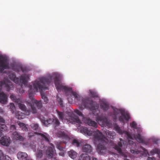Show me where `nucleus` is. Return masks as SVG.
Returning a JSON list of instances; mask_svg holds the SVG:
<instances>
[{"label": "nucleus", "mask_w": 160, "mask_h": 160, "mask_svg": "<svg viewBox=\"0 0 160 160\" xmlns=\"http://www.w3.org/2000/svg\"><path fill=\"white\" fill-rule=\"evenodd\" d=\"M60 143L57 144L56 147L58 149L61 151V152L59 153V154L62 156H63L64 155V153L62 151L63 149V148L60 146Z\"/></svg>", "instance_id": "obj_32"}, {"label": "nucleus", "mask_w": 160, "mask_h": 160, "mask_svg": "<svg viewBox=\"0 0 160 160\" xmlns=\"http://www.w3.org/2000/svg\"><path fill=\"white\" fill-rule=\"evenodd\" d=\"M68 88H71V90L69 91L67 90V91H64L65 92L67 95H68V93L71 94L74 97L76 100L78 101L82 99V98L79 96L76 92H73L72 91V88L69 87H68Z\"/></svg>", "instance_id": "obj_17"}, {"label": "nucleus", "mask_w": 160, "mask_h": 160, "mask_svg": "<svg viewBox=\"0 0 160 160\" xmlns=\"http://www.w3.org/2000/svg\"><path fill=\"white\" fill-rule=\"evenodd\" d=\"M32 149L34 151H35L36 149V147L35 145H33L32 147Z\"/></svg>", "instance_id": "obj_57"}, {"label": "nucleus", "mask_w": 160, "mask_h": 160, "mask_svg": "<svg viewBox=\"0 0 160 160\" xmlns=\"http://www.w3.org/2000/svg\"><path fill=\"white\" fill-rule=\"evenodd\" d=\"M72 144L77 147H79L80 145V143L77 139H73L72 142Z\"/></svg>", "instance_id": "obj_40"}, {"label": "nucleus", "mask_w": 160, "mask_h": 160, "mask_svg": "<svg viewBox=\"0 0 160 160\" xmlns=\"http://www.w3.org/2000/svg\"><path fill=\"white\" fill-rule=\"evenodd\" d=\"M96 119L97 121L101 126L107 127L109 128H111L112 127L111 121L105 116H98Z\"/></svg>", "instance_id": "obj_10"}, {"label": "nucleus", "mask_w": 160, "mask_h": 160, "mask_svg": "<svg viewBox=\"0 0 160 160\" xmlns=\"http://www.w3.org/2000/svg\"><path fill=\"white\" fill-rule=\"evenodd\" d=\"M82 150L84 152L91 153L92 151V148L89 144H86L82 147Z\"/></svg>", "instance_id": "obj_20"}, {"label": "nucleus", "mask_w": 160, "mask_h": 160, "mask_svg": "<svg viewBox=\"0 0 160 160\" xmlns=\"http://www.w3.org/2000/svg\"><path fill=\"white\" fill-rule=\"evenodd\" d=\"M36 155L37 158H42L43 156L42 151L41 150H38L37 151Z\"/></svg>", "instance_id": "obj_34"}, {"label": "nucleus", "mask_w": 160, "mask_h": 160, "mask_svg": "<svg viewBox=\"0 0 160 160\" xmlns=\"http://www.w3.org/2000/svg\"><path fill=\"white\" fill-rule=\"evenodd\" d=\"M9 107L12 113H13L16 110V108L14 104L12 103H10L9 104Z\"/></svg>", "instance_id": "obj_38"}, {"label": "nucleus", "mask_w": 160, "mask_h": 160, "mask_svg": "<svg viewBox=\"0 0 160 160\" xmlns=\"http://www.w3.org/2000/svg\"><path fill=\"white\" fill-rule=\"evenodd\" d=\"M89 160H98L97 158H95L94 157H92L89 158Z\"/></svg>", "instance_id": "obj_51"}, {"label": "nucleus", "mask_w": 160, "mask_h": 160, "mask_svg": "<svg viewBox=\"0 0 160 160\" xmlns=\"http://www.w3.org/2000/svg\"><path fill=\"white\" fill-rule=\"evenodd\" d=\"M120 110L117 108L113 109V115L114 116L113 117L114 120H116L117 118V116L119 114L120 112Z\"/></svg>", "instance_id": "obj_35"}, {"label": "nucleus", "mask_w": 160, "mask_h": 160, "mask_svg": "<svg viewBox=\"0 0 160 160\" xmlns=\"http://www.w3.org/2000/svg\"><path fill=\"white\" fill-rule=\"evenodd\" d=\"M12 137L13 139L20 141H23L24 139V138L16 131L12 134Z\"/></svg>", "instance_id": "obj_19"}, {"label": "nucleus", "mask_w": 160, "mask_h": 160, "mask_svg": "<svg viewBox=\"0 0 160 160\" xmlns=\"http://www.w3.org/2000/svg\"><path fill=\"white\" fill-rule=\"evenodd\" d=\"M120 134L125 133L126 135L128 140V145L130 148V152L134 154H138L140 157H147L148 154V151L144 148H138L137 150L136 144L132 140H136L140 143L147 145L148 141H145L144 138L138 133L137 134H131L128 131H116Z\"/></svg>", "instance_id": "obj_2"}, {"label": "nucleus", "mask_w": 160, "mask_h": 160, "mask_svg": "<svg viewBox=\"0 0 160 160\" xmlns=\"http://www.w3.org/2000/svg\"><path fill=\"white\" fill-rule=\"evenodd\" d=\"M7 58L2 55H0V73H3L4 69H9Z\"/></svg>", "instance_id": "obj_12"}, {"label": "nucleus", "mask_w": 160, "mask_h": 160, "mask_svg": "<svg viewBox=\"0 0 160 160\" xmlns=\"http://www.w3.org/2000/svg\"><path fill=\"white\" fill-rule=\"evenodd\" d=\"M34 133H28V137H29V138L32 137V136H34Z\"/></svg>", "instance_id": "obj_50"}, {"label": "nucleus", "mask_w": 160, "mask_h": 160, "mask_svg": "<svg viewBox=\"0 0 160 160\" xmlns=\"http://www.w3.org/2000/svg\"><path fill=\"white\" fill-rule=\"evenodd\" d=\"M114 127L115 130H120V127L117 124L114 125Z\"/></svg>", "instance_id": "obj_47"}, {"label": "nucleus", "mask_w": 160, "mask_h": 160, "mask_svg": "<svg viewBox=\"0 0 160 160\" xmlns=\"http://www.w3.org/2000/svg\"><path fill=\"white\" fill-rule=\"evenodd\" d=\"M5 122V120L0 116V122L4 123Z\"/></svg>", "instance_id": "obj_49"}, {"label": "nucleus", "mask_w": 160, "mask_h": 160, "mask_svg": "<svg viewBox=\"0 0 160 160\" xmlns=\"http://www.w3.org/2000/svg\"><path fill=\"white\" fill-rule=\"evenodd\" d=\"M4 160H12V159L8 156H6Z\"/></svg>", "instance_id": "obj_54"}, {"label": "nucleus", "mask_w": 160, "mask_h": 160, "mask_svg": "<svg viewBox=\"0 0 160 160\" xmlns=\"http://www.w3.org/2000/svg\"><path fill=\"white\" fill-rule=\"evenodd\" d=\"M68 153L69 156L73 159L76 158L77 155V153L72 150H71L68 151Z\"/></svg>", "instance_id": "obj_26"}, {"label": "nucleus", "mask_w": 160, "mask_h": 160, "mask_svg": "<svg viewBox=\"0 0 160 160\" xmlns=\"http://www.w3.org/2000/svg\"><path fill=\"white\" fill-rule=\"evenodd\" d=\"M54 82L57 89L58 91H67L71 90L70 88L68 87L64 86L60 84V77L59 76H56L54 78Z\"/></svg>", "instance_id": "obj_13"}, {"label": "nucleus", "mask_w": 160, "mask_h": 160, "mask_svg": "<svg viewBox=\"0 0 160 160\" xmlns=\"http://www.w3.org/2000/svg\"><path fill=\"white\" fill-rule=\"evenodd\" d=\"M81 107L84 108H90L92 110L98 109L99 105L96 102L93 101L89 98H86L82 99Z\"/></svg>", "instance_id": "obj_7"}, {"label": "nucleus", "mask_w": 160, "mask_h": 160, "mask_svg": "<svg viewBox=\"0 0 160 160\" xmlns=\"http://www.w3.org/2000/svg\"><path fill=\"white\" fill-rule=\"evenodd\" d=\"M16 118L18 119H21L24 118L25 114L21 112L18 111L15 112Z\"/></svg>", "instance_id": "obj_27"}, {"label": "nucleus", "mask_w": 160, "mask_h": 160, "mask_svg": "<svg viewBox=\"0 0 160 160\" xmlns=\"http://www.w3.org/2000/svg\"><path fill=\"white\" fill-rule=\"evenodd\" d=\"M147 160H156L155 158L153 157H148Z\"/></svg>", "instance_id": "obj_53"}, {"label": "nucleus", "mask_w": 160, "mask_h": 160, "mask_svg": "<svg viewBox=\"0 0 160 160\" xmlns=\"http://www.w3.org/2000/svg\"><path fill=\"white\" fill-rule=\"evenodd\" d=\"M120 112L121 116L119 118V121L123 123L124 122V120L128 121L130 118L129 114L126 113L124 111H121Z\"/></svg>", "instance_id": "obj_15"}, {"label": "nucleus", "mask_w": 160, "mask_h": 160, "mask_svg": "<svg viewBox=\"0 0 160 160\" xmlns=\"http://www.w3.org/2000/svg\"><path fill=\"white\" fill-rule=\"evenodd\" d=\"M78 130H88L87 128L86 127L85 128H78Z\"/></svg>", "instance_id": "obj_52"}, {"label": "nucleus", "mask_w": 160, "mask_h": 160, "mask_svg": "<svg viewBox=\"0 0 160 160\" xmlns=\"http://www.w3.org/2000/svg\"><path fill=\"white\" fill-rule=\"evenodd\" d=\"M4 157L3 154L1 150H0V160H2Z\"/></svg>", "instance_id": "obj_46"}, {"label": "nucleus", "mask_w": 160, "mask_h": 160, "mask_svg": "<svg viewBox=\"0 0 160 160\" xmlns=\"http://www.w3.org/2000/svg\"><path fill=\"white\" fill-rule=\"evenodd\" d=\"M2 131H0V137L2 135Z\"/></svg>", "instance_id": "obj_58"}, {"label": "nucleus", "mask_w": 160, "mask_h": 160, "mask_svg": "<svg viewBox=\"0 0 160 160\" xmlns=\"http://www.w3.org/2000/svg\"><path fill=\"white\" fill-rule=\"evenodd\" d=\"M57 101L58 102V103H59L61 107H63V101L62 99L61 98H57Z\"/></svg>", "instance_id": "obj_44"}, {"label": "nucleus", "mask_w": 160, "mask_h": 160, "mask_svg": "<svg viewBox=\"0 0 160 160\" xmlns=\"http://www.w3.org/2000/svg\"><path fill=\"white\" fill-rule=\"evenodd\" d=\"M18 125L22 130H28L26 125L24 123L20 122L18 123Z\"/></svg>", "instance_id": "obj_36"}, {"label": "nucleus", "mask_w": 160, "mask_h": 160, "mask_svg": "<svg viewBox=\"0 0 160 160\" xmlns=\"http://www.w3.org/2000/svg\"><path fill=\"white\" fill-rule=\"evenodd\" d=\"M131 127L135 129H138V130H140L141 129L140 127H138V125L135 121H133L130 123Z\"/></svg>", "instance_id": "obj_31"}, {"label": "nucleus", "mask_w": 160, "mask_h": 160, "mask_svg": "<svg viewBox=\"0 0 160 160\" xmlns=\"http://www.w3.org/2000/svg\"><path fill=\"white\" fill-rule=\"evenodd\" d=\"M12 70L15 71L16 72H19L21 71L22 72H24L26 71V69L25 68H23L20 66H16L14 68H13Z\"/></svg>", "instance_id": "obj_28"}, {"label": "nucleus", "mask_w": 160, "mask_h": 160, "mask_svg": "<svg viewBox=\"0 0 160 160\" xmlns=\"http://www.w3.org/2000/svg\"><path fill=\"white\" fill-rule=\"evenodd\" d=\"M74 112L79 116L82 117V121L85 123L90 126H92L94 128H96L98 125L96 122L92 120L91 119L83 116V115L82 112L77 109H75L74 110Z\"/></svg>", "instance_id": "obj_8"}, {"label": "nucleus", "mask_w": 160, "mask_h": 160, "mask_svg": "<svg viewBox=\"0 0 160 160\" xmlns=\"http://www.w3.org/2000/svg\"><path fill=\"white\" fill-rule=\"evenodd\" d=\"M90 157L86 154H82L80 155L79 160H89Z\"/></svg>", "instance_id": "obj_30"}, {"label": "nucleus", "mask_w": 160, "mask_h": 160, "mask_svg": "<svg viewBox=\"0 0 160 160\" xmlns=\"http://www.w3.org/2000/svg\"><path fill=\"white\" fill-rule=\"evenodd\" d=\"M2 87H4L7 91H9L12 89L13 85L12 82H6L5 81L0 82V102L4 104L7 102V97L3 92H1Z\"/></svg>", "instance_id": "obj_5"}, {"label": "nucleus", "mask_w": 160, "mask_h": 160, "mask_svg": "<svg viewBox=\"0 0 160 160\" xmlns=\"http://www.w3.org/2000/svg\"><path fill=\"white\" fill-rule=\"evenodd\" d=\"M11 142L10 138L7 136H4L1 138L0 143L3 146H8Z\"/></svg>", "instance_id": "obj_16"}, {"label": "nucleus", "mask_w": 160, "mask_h": 160, "mask_svg": "<svg viewBox=\"0 0 160 160\" xmlns=\"http://www.w3.org/2000/svg\"><path fill=\"white\" fill-rule=\"evenodd\" d=\"M52 79L51 77L47 78H41L39 79V81H35L33 83V88H32L33 92L34 93L36 92H38L39 90L42 98L46 103L48 102V99L43 91L48 89L47 85L51 83Z\"/></svg>", "instance_id": "obj_3"}, {"label": "nucleus", "mask_w": 160, "mask_h": 160, "mask_svg": "<svg viewBox=\"0 0 160 160\" xmlns=\"http://www.w3.org/2000/svg\"><path fill=\"white\" fill-rule=\"evenodd\" d=\"M124 160H128L127 159L125 158V159Z\"/></svg>", "instance_id": "obj_61"}, {"label": "nucleus", "mask_w": 160, "mask_h": 160, "mask_svg": "<svg viewBox=\"0 0 160 160\" xmlns=\"http://www.w3.org/2000/svg\"><path fill=\"white\" fill-rule=\"evenodd\" d=\"M0 130H7V128L6 125L0 123Z\"/></svg>", "instance_id": "obj_42"}, {"label": "nucleus", "mask_w": 160, "mask_h": 160, "mask_svg": "<svg viewBox=\"0 0 160 160\" xmlns=\"http://www.w3.org/2000/svg\"><path fill=\"white\" fill-rule=\"evenodd\" d=\"M105 131V132L107 137L109 138L114 139L116 136V134L113 131Z\"/></svg>", "instance_id": "obj_23"}, {"label": "nucleus", "mask_w": 160, "mask_h": 160, "mask_svg": "<svg viewBox=\"0 0 160 160\" xmlns=\"http://www.w3.org/2000/svg\"><path fill=\"white\" fill-rule=\"evenodd\" d=\"M50 146L46 150V155L49 158H52L51 160H57L55 158H52L53 156L56 154L54 146L53 144L51 143Z\"/></svg>", "instance_id": "obj_14"}, {"label": "nucleus", "mask_w": 160, "mask_h": 160, "mask_svg": "<svg viewBox=\"0 0 160 160\" xmlns=\"http://www.w3.org/2000/svg\"><path fill=\"white\" fill-rule=\"evenodd\" d=\"M109 160H115L112 158H109Z\"/></svg>", "instance_id": "obj_59"}, {"label": "nucleus", "mask_w": 160, "mask_h": 160, "mask_svg": "<svg viewBox=\"0 0 160 160\" xmlns=\"http://www.w3.org/2000/svg\"><path fill=\"white\" fill-rule=\"evenodd\" d=\"M91 96L93 98L97 97L98 95L96 92L93 90H89Z\"/></svg>", "instance_id": "obj_41"}, {"label": "nucleus", "mask_w": 160, "mask_h": 160, "mask_svg": "<svg viewBox=\"0 0 160 160\" xmlns=\"http://www.w3.org/2000/svg\"><path fill=\"white\" fill-rule=\"evenodd\" d=\"M10 98L15 103L18 104L19 108L22 111H24L27 115H29L31 113L35 114L37 112V110L34 106L31 104V109H27L26 107L23 104L20 103L21 100L20 98H17L14 94H12L10 96Z\"/></svg>", "instance_id": "obj_4"}, {"label": "nucleus", "mask_w": 160, "mask_h": 160, "mask_svg": "<svg viewBox=\"0 0 160 160\" xmlns=\"http://www.w3.org/2000/svg\"><path fill=\"white\" fill-rule=\"evenodd\" d=\"M100 107L104 111H107L110 108L109 104L105 102H101L100 104Z\"/></svg>", "instance_id": "obj_24"}, {"label": "nucleus", "mask_w": 160, "mask_h": 160, "mask_svg": "<svg viewBox=\"0 0 160 160\" xmlns=\"http://www.w3.org/2000/svg\"><path fill=\"white\" fill-rule=\"evenodd\" d=\"M52 122H53L55 125V128L56 129H57V128H56V127L59 126L60 124V122L58 119H52Z\"/></svg>", "instance_id": "obj_39"}, {"label": "nucleus", "mask_w": 160, "mask_h": 160, "mask_svg": "<svg viewBox=\"0 0 160 160\" xmlns=\"http://www.w3.org/2000/svg\"><path fill=\"white\" fill-rule=\"evenodd\" d=\"M152 142L154 144H157L158 143V139L157 138H153L151 139Z\"/></svg>", "instance_id": "obj_45"}, {"label": "nucleus", "mask_w": 160, "mask_h": 160, "mask_svg": "<svg viewBox=\"0 0 160 160\" xmlns=\"http://www.w3.org/2000/svg\"><path fill=\"white\" fill-rule=\"evenodd\" d=\"M74 112L79 116L82 117V121L85 123L90 126H92L94 128H96L98 125L96 122L92 120L91 119L83 116V115L82 112L77 109H75L74 110Z\"/></svg>", "instance_id": "obj_9"}, {"label": "nucleus", "mask_w": 160, "mask_h": 160, "mask_svg": "<svg viewBox=\"0 0 160 160\" xmlns=\"http://www.w3.org/2000/svg\"><path fill=\"white\" fill-rule=\"evenodd\" d=\"M119 140L120 141H123L122 139V138H120Z\"/></svg>", "instance_id": "obj_60"}, {"label": "nucleus", "mask_w": 160, "mask_h": 160, "mask_svg": "<svg viewBox=\"0 0 160 160\" xmlns=\"http://www.w3.org/2000/svg\"><path fill=\"white\" fill-rule=\"evenodd\" d=\"M41 135L42 137V139L43 140H45L47 142H49V139L47 136H46V135L42 133L41 134Z\"/></svg>", "instance_id": "obj_43"}, {"label": "nucleus", "mask_w": 160, "mask_h": 160, "mask_svg": "<svg viewBox=\"0 0 160 160\" xmlns=\"http://www.w3.org/2000/svg\"><path fill=\"white\" fill-rule=\"evenodd\" d=\"M28 87L29 88L28 91L29 97V98L33 101V104H32L34 106L35 105L37 106L38 109H40L42 107L41 102L40 101H38L34 98V93L33 92V91L32 90V86L29 85ZM34 107H35V106Z\"/></svg>", "instance_id": "obj_11"}, {"label": "nucleus", "mask_w": 160, "mask_h": 160, "mask_svg": "<svg viewBox=\"0 0 160 160\" xmlns=\"http://www.w3.org/2000/svg\"><path fill=\"white\" fill-rule=\"evenodd\" d=\"M150 153L152 155H154L155 154L159 155L160 154V150H159L157 148H154L151 151Z\"/></svg>", "instance_id": "obj_33"}, {"label": "nucleus", "mask_w": 160, "mask_h": 160, "mask_svg": "<svg viewBox=\"0 0 160 160\" xmlns=\"http://www.w3.org/2000/svg\"><path fill=\"white\" fill-rule=\"evenodd\" d=\"M3 109L0 107V114L3 113Z\"/></svg>", "instance_id": "obj_55"}, {"label": "nucleus", "mask_w": 160, "mask_h": 160, "mask_svg": "<svg viewBox=\"0 0 160 160\" xmlns=\"http://www.w3.org/2000/svg\"><path fill=\"white\" fill-rule=\"evenodd\" d=\"M11 129L12 130H16V126L14 125H12L11 126Z\"/></svg>", "instance_id": "obj_48"}, {"label": "nucleus", "mask_w": 160, "mask_h": 160, "mask_svg": "<svg viewBox=\"0 0 160 160\" xmlns=\"http://www.w3.org/2000/svg\"><path fill=\"white\" fill-rule=\"evenodd\" d=\"M9 78L14 81L16 84L18 83L19 78H16L15 74L13 72L9 73Z\"/></svg>", "instance_id": "obj_25"}, {"label": "nucleus", "mask_w": 160, "mask_h": 160, "mask_svg": "<svg viewBox=\"0 0 160 160\" xmlns=\"http://www.w3.org/2000/svg\"><path fill=\"white\" fill-rule=\"evenodd\" d=\"M31 126L33 130H37L39 129V125L37 123H33L31 125Z\"/></svg>", "instance_id": "obj_37"}, {"label": "nucleus", "mask_w": 160, "mask_h": 160, "mask_svg": "<svg viewBox=\"0 0 160 160\" xmlns=\"http://www.w3.org/2000/svg\"><path fill=\"white\" fill-rule=\"evenodd\" d=\"M56 112L59 118L61 120H66L67 121V122L68 123H71L72 124H75L78 128L81 127V122L78 118H75L69 116H67L65 117L64 114L63 112H59L58 110H56Z\"/></svg>", "instance_id": "obj_6"}, {"label": "nucleus", "mask_w": 160, "mask_h": 160, "mask_svg": "<svg viewBox=\"0 0 160 160\" xmlns=\"http://www.w3.org/2000/svg\"><path fill=\"white\" fill-rule=\"evenodd\" d=\"M57 135L58 137L67 141L70 139L69 136L67 134H66L63 132H62L61 131H59L57 134Z\"/></svg>", "instance_id": "obj_21"}, {"label": "nucleus", "mask_w": 160, "mask_h": 160, "mask_svg": "<svg viewBox=\"0 0 160 160\" xmlns=\"http://www.w3.org/2000/svg\"><path fill=\"white\" fill-rule=\"evenodd\" d=\"M80 132L86 136H93L95 143H98L97 145V151L100 154H103L105 153L106 151V146L110 142L120 155L125 158L127 157V153L122 152L121 148L122 146L121 142H118L117 145L112 144V140L109 141L100 131H80Z\"/></svg>", "instance_id": "obj_1"}, {"label": "nucleus", "mask_w": 160, "mask_h": 160, "mask_svg": "<svg viewBox=\"0 0 160 160\" xmlns=\"http://www.w3.org/2000/svg\"><path fill=\"white\" fill-rule=\"evenodd\" d=\"M17 157L19 160H28V155L26 152H18Z\"/></svg>", "instance_id": "obj_22"}, {"label": "nucleus", "mask_w": 160, "mask_h": 160, "mask_svg": "<svg viewBox=\"0 0 160 160\" xmlns=\"http://www.w3.org/2000/svg\"><path fill=\"white\" fill-rule=\"evenodd\" d=\"M28 78V77L25 74L22 75L20 77L19 79V78L18 83V84H22L26 86L27 83V80Z\"/></svg>", "instance_id": "obj_18"}, {"label": "nucleus", "mask_w": 160, "mask_h": 160, "mask_svg": "<svg viewBox=\"0 0 160 160\" xmlns=\"http://www.w3.org/2000/svg\"><path fill=\"white\" fill-rule=\"evenodd\" d=\"M43 160H48L47 159H44Z\"/></svg>", "instance_id": "obj_62"}, {"label": "nucleus", "mask_w": 160, "mask_h": 160, "mask_svg": "<svg viewBox=\"0 0 160 160\" xmlns=\"http://www.w3.org/2000/svg\"><path fill=\"white\" fill-rule=\"evenodd\" d=\"M20 92L21 93H23L24 92V90L22 89L20 90Z\"/></svg>", "instance_id": "obj_56"}, {"label": "nucleus", "mask_w": 160, "mask_h": 160, "mask_svg": "<svg viewBox=\"0 0 160 160\" xmlns=\"http://www.w3.org/2000/svg\"><path fill=\"white\" fill-rule=\"evenodd\" d=\"M52 119L49 118L46 119L44 118V119H42V122L44 124L46 125L50 124L52 122Z\"/></svg>", "instance_id": "obj_29"}]
</instances>
